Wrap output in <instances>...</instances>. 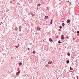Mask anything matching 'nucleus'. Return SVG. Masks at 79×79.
Wrapping results in <instances>:
<instances>
[{"label": "nucleus", "mask_w": 79, "mask_h": 79, "mask_svg": "<svg viewBox=\"0 0 79 79\" xmlns=\"http://www.w3.org/2000/svg\"><path fill=\"white\" fill-rule=\"evenodd\" d=\"M19 74V72H17L16 73V75H18V74Z\"/></svg>", "instance_id": "obj_8"}, {"label": "nucleus", "mask_w": 79, "mask_h": 79, "mask_svg": "<svg viewBox=\"0 0 79 79\" xmlns=\"http://www.w3.org/2000/svg\"><path fill=\"white\" fill-rule=\"evenodd\" d=\"M52 63V61H50L48 62V64H50Z\"/></svg>", "instance_id": "obj_2"}, {"label": "nucleus", "mask_w": 79, "mask_h": 79, "mask_svg": "<svg viewBox=\"0 0 79 79\" xmlns=\"http://www.w3.org/2000/svg\"><path fill=\"white\" fill-rule=\"evenodd\" d=\"M70 70H73V68L71 69V67H70Z\"/></svg>", "instance_id": "obj_15"}, {"label": "nucleus", "mask_w": 79, "mask_h": 79, "mask_svg": "<svg viewBox=\"0 0 79 79\" xmlns=\"http://www.w3.org/2000/svg\"><path fill=\"white\" fill-rule=\"evenodd\" d=\"M70 22H71V21L69 20H68L67 21V23L68 24V23H70Z\"/></svg>", "instance_id": "obj_4"}, {"label": "nucleus", "mask_w": 79, "mask_h": 79, "mask_svg": "<svg viewBox=\"0 0 79 79\" xmlns=\"http://www.w3.org/2000/svg\"><path fill=\"white\" fill-rule=\"evenodd\" d=\"M46 19V18H44V19L45 20V19Z\"/></svg>", "instance_id": "obj_28"}, {"label": "nucleus", "mask_w": 79, "mask_h": 79, "mask_svg": "<svg viewBox=\"0 0 79 79\" xmlns=\"http://www.w3.org/2000/svg\"><path fill=\"white\" fill-rule=\"evenodd\" d=\"M14 0V1H15V0Z\"/></svg>", "instance_id": "obj_31"}, {"label": "nucleus", "mask_w": 79, "mask_h": 79, "mask_svg": "<svg viewBox=\"0 0 79 79\" xmlns=\"http://www.w3.org/2000/svg\"><path fill=\"white\" fill-rule=\"evenodd\" d=\"M67 63H68H68H69V60H67Z\"/></svg>", "instance_id": "obj_12"}, {"label": "nucleus", "mask_w": 79, "mask_h": 79, "mask_svg": "<svg viewBox=\"0 0 79 79\" xmlns=\"http://www.w3.org/2000/svg\"><path fill=\"white\" fill-rule=\"evenodd\" d=\"M30 50L29 48H28V50Z\"/></svg>", "instance_id": "obj_25"}, {"label": "nucleus", "mask_w": 79, "mask_h": 79, "mask_svg": "<svg viewBox=\"0 0 79 79\" xmlns=\"http://www.w3.org/2000/svg\"><path fill=\"white\" fill-rule=\"evenodd\" d=\"M38 5H42V4H39Z\"/></svg>", "instance_id": "obj_19"}, {"label": "nucleus", "mask_w": 79, "mask_h": 79, "mask_svg": "<svg viewBox=\"0 0 79 79\" xmlns=\"http://www.w3.org/2000/svg\"><path fill=\"white\" fill-rule=\"evenodd\" d=\"M19 31H20V32H21V28H22L21 27V26L19 27Z\"/></svg>", "instance_id": "obj_3"}, {"label": "nucleus", "mask_w": 79, "mask_h": 79, "mask_svg": "<svg viewBox=\"0 0 79 79\" xmlns=\"http://www.w3.org/2000/svg\"><path fill=\"white\" fill-rule=\"evenodd\" d=\"M69 4H70V3H69Z\"/></svg>", "instance_id": "obj_30"}, {"label": "nucleus", "mask_w": 79, "mask_h": 79, "mask_svg": "<svg viewBox=\"0 0 79 79\" xmlns=\"http://www.w3.org/2000/svg\"><path fill=\"white\" fill-rule=\"evenodd\" d=\"M50 24H52V22H51Z\"/></svg>", "instance_id": "obj_22"}, {"label": "nucleus", "mask_w": 79, "mask_h": 79, "mask_svg": "<svg viewBox=\"0 0 79 79\" xmlns=\"http://www.w3.org/2000/svg\"><path fill=\"white\" fill-rule=\"evenodd\" d=\"M61 39H64V36L63 35H61Z\"/></svg>", "instance_id": "obj_1"}, {"label": "nucleus", "mask_w": 79, "mask_h": 79, "mask_svg": "<svg viewBox=\"0 0 79 79\" xmlns=\"http://www.w3.org/2000/svg\"><path fill=\"white\" fill-rule=\"evenodd\" d=\"M77 34H79V31H78L77 32Z\"/></svg>", "instance_id": "obj_21"}, {"label": "nucleus", "mask_w": 79, "mask_h": 79, "mask_svg": "<svg viewBox=\"0 0 79 79\" xmlns=\"http://www.w3.org/2000/svg\"><path fill=\"white\" fill-rule=\"evenodd\" d=\"M37 29H38V30H40V29H41V28H39L38 29V27H37Z\"/></svg>", "instance_id": "obj_13"}, {"label": "nucleus", "mask_w": 79, "mask_h": 79, "mask_svg": "<svg viewBox=\"0 0 79 79\" xmlns=\"http://www.w3.org/2000/svg\"><path fill=\"white\" fill-rule=\"evenodd\" d=\"M35 51H33V52H32V53H35Z\"/></svg>", "instance_id": "obj_17"}, {"label": "nucleus", "mask_w": 79, "mask_h": 79, "mask_svg": "<svg viewBox=\"0 0 79 79\" xmlns=\"http://www.w3.org/2000/svg\"><path fill=\"white\" fill-rule=\"evenodd\" d=\"M66 38H67V39H68V37L67 36V37H66Z\"/></svg>", "instance_id": "obj_26"}, {"label": "nucleus", "mask_w": 79, "mask_h": 79, "mask_svg": "<svg viewBox=\"0 0 79 79\" xmlns=\"http://www.w3.org/2000/svg\"><path fill=\"white\" fill-rule=\"evenodd\" d=\"M59 31H61V30L60 29H59Z\"/></svg>", "instance_id": "obj_23"}, {"label": "nucleus", "mask_w": 79, "mask_h": 79, "mask_svg": "<svg viewBox=\"0 0 79 79\" xmlns=\"http://www.w3.org/2000/svg\"><path fill=\"white\" fill-rule=\"evenodd\" d=\"M49 66V65H46L45 66H46V67H47V66Z\"/></svg>", "instance_id": "obj_20"}, {"label": "nucleus", "mask_w": 79, "mask_h": 79, "mask_svg": "<svg viewBox=\"0 0 79 79\" xmlns=\"http://www.w3.org/2000/svg\"><path fill=\"white\" fill-rule=\"evenodd\" d=\"M69 4H70V3H69Z\"/></svg>", "instance_id": "obj_29"}, {"label": "nucleus", "mask_w": 79, "mask_h": 79, "mask_svg": "<svg viewBox=\"0 0 79 79\" xmlns=\"http://www.w3.org/2000/svg\"><path fill=\"white\" fill-rule=\"evenodd\" d=\"M51 22H52V20H51Z\"/></svg>", "instance_id": "obj_24"}, {"label": "nucleus", "mask_w": 79, "mask_h": 79, "mask_svg": "<svg viewBox=\"0 0 79 79\" xmlns=\"http://www.w3.org/2000/svg\"><path fill=\"white\" fill-rule=\"evenodd\" d=\"M58 43L59 44H60V43H61V42H60V41H59L58 42Z\"/></svg>", "instance_id": "obj_18"}, {"label": "nucleus", "mask_w": 79, "mask_h": 79, "mask_svg": "<svg viewBox=\"0 0 79 79\" xmlns=\"http://www.w3.org/2000/svg\"><path fill=\"white\" fill-rule=\"evenodd\" d=\"M67 2H68V3H69V1H68Z\"/></svg>", "instance_id": "obj_27"}, {"label": "nucleus", "mask_w": 79, "mask_h": 79, "mask_svg": "<svg viewBox=\"0 0 79 79\" xmlns=\"http://www.w3.org/2000/svg\"><path fill=\"white\" fill-rule=\"evenodd\" d=\"M45 17L46 18H47V19H48V17L47 16H45Z\"/></svg>", "instance_id": "obj_10"}, {"label": "nucleus", "mask_w": 79, "mask_h": 79, "mask_svg": "<svg viewBox=\"0 0 79 79\" xmlns=\"http://www.w3.org/2000/svg\"><path fill=\"white\" fill-rule=\"evenodd\" d=\"M19 66H21V62L19 63Z\"/></svg>", "instance_id": "obj_14"}, {"label": "nucleus", "mask_w": 79, "mask_h": 79, "mask_svg": "<svg viewBox=\"0 0 79 79\" xmlns=\"http://www.w3.org/2000/svg\"><path fill=\"white\" fill-rule=\"evenodd\" d=\"M67 55H68V56H70V53L68 52L67 53Z\"/></svg>", "instance_id": "obj_6"}, {"label": "nucleus", "mask_w": 79, "mask_h": 79, "mask_svg": "<svg viewBox=\"0 0 79 79\" xmlns=\"http://www.w3.org/2000/svg\"><path fill=\"white\" fill-rule=\"evenodd\" d=\"M59 28L60 29H62V26H60Z\"/></svg>", "instance_id": "obj_11"}, {"label": "nucleus", "mask_w": 79, "mask_h": 79, "mask_svg": "<svg viewBox=\"0 0 79 79\" xmlns=\"http://www.w3.org/2000/svg\"><path fill=\"white\" fill-rule=\"evenodd\" d=\"M15 47L16 48H18L19 47V44H18V46H16Z\"/></svg>", "instance_id": "obj_7"}, {"label": "nucleus", "mask_w": 79, "mask_h": 79, "mask_svg": "<svg viewBox=\"0 0 79 79\" xmlns=\"http://www.w3.org/2000/svg\"><path fill=\"white\" fill-rule=\"evenodd\" d=\"M65 25V24H64V23H63L62 24V26H64V25Z\"/></svg>", "instance_id": "obj_9"}, {"label": "nucleus", "mask_w": 79, "mask_h": 79, "mask_svg": "<svg viewBox=\"0 0 79 79\" xmlns=\"http://www.w3.org/2000/svg\"><path fill=\"white\" fill-rule=\"evenodd\" d=\"M31 15H32V16H35V14H32Z\"/></svg>", "instance_id": "obj_16"}, {"label": "nucleus", "mask_w": 79, "mask_h": 79, "mask_svg": "<svg viewBox=\"0 0 79 79\" xmlns=\"http://www.w3.org/2000/svg\"><path fill=\"white\" fill-rule=\"evenodd\" d=\"M49 41L50 42H52V41H53V40L51 38H49Z\"/></svg>", "instance_id": "obj_5"}]
</instances>
